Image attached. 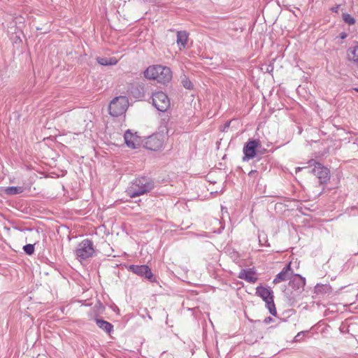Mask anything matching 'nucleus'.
<instances>
[{
	"instance_id": "f257e3e1",
	"label": "nucleus",
	"mask_w": 358,
	"mask_h": 358,
	"mask_svg": "<svg viewBox=\"0 0 358 358\" xmlns=\"http://www.w3.org/2000/svg\"><path fill=\"white\" fill-rule=\"evenodd\" d=\"M155 187L154 181L145 176L138 177L133 180L127 189V194L134 198L150 192Z\"/></svg>"
},
{
	"instance_id": "f03ea898",
	"label": "nucleus",
	"mask_w": 358,
	"mask_h": 358,
	"mask_svg": "<svg viewBox=\"0 0 358 358\" xmlns=\"http://www.w3.org/2000/svg\"><path fill=\"white\" fill-rule=\"evenodd\" d=\"M144 76L150 80H155L158 83L166 84L172 78L170 68L162 65H152L144 71Z\"/></svg>"
},
{
	"instance_id": "7ed1b4c3",
	"label": "nucleus",
	"mask_w": 358,
	"mask_h": 358,
	"mask_svg": "<svg viewBox=\"0 0 358 358\" xmlns=\"http://www.w3.org/2000/svg\"><path fill=\"white\" fill-rule=\"evenodd\" d=\"M74 253L80 262L92 257L95 253L93 242L87 238L83 240L77 245Z\"/></svg>"
},
{
	"instance_id": "20e7f679",
	"label": "nucleus",
	"mask_w": 358,
	"mask_h": 358,
	"mask_svg": "<svg viewBox=\"0 0 358 358\" xmlns=\"http://www.w3.org/2000/svg\"><path fill=\"white\" fill-rule=\"evenodd\" d=\"M129 106V101L125 96L114 98L109 104L110 114L114 117L124 114Z\"/></svg>"
},
{
	"instance_id": "39448f33",
	"label": "nucleus",
	"mask_w": 358,
	"mask_h": 358,
	"mask_svg": "<svg viewBox=\"0 0 358 358\" xmlns=\"http://www.w3.org/2000/svg\"><path fill=\"white\" fill-rule=\"evenodd\" d=\"M256 294L261 297L266 303V306L272 315H276L277 312L273 301V291L263 286H258Z\"/></svg>"
},
{
	"instance_id": "423d86ee",
	"label": "nucleus",
	"mask_w": 358,
	"mask_h": 358,
	"mask_svg": "<svg viewBox=\"0 0 358 358\" xmlns=\"http://www.w3.org/2000/svg\"><path fill=\"white\" fill-rule=\"evenodd\" d=\"M309 164L314 165V167L309 171L317 177L320 183H327L330 178L329 169L314 160L309 161Z\"/></svg>"
},
{
	"instance_id": "0eeeda50",
	"label": "nucleus",
	"mask_w": 358,
	"mask_h": 358,
	"mask_svg": "<svg viewBox=\"0 0 358 358\" xmlns=\"http://www.w3.org/2000/svg\"><path fill=\"white\" fill-rule=\"evenodd\" d=\"M152 104L159 110L164 112L170 106V101L163 92H156L152 96Z\"/></svg>"
},
{
	"instance_id": "6e6552de",
	"label": "nucleus",
	"mask_w": 358,
	"mask_h": 358,
	"mask_svg": "<svg viewBox=\"0 0 358 358\" xmlns=\"http://www.w3.org/2000/svg\"><path fill=\"white\" fill-rule=\"evenodd\" d=\"M164 136L157 134L150 136L146 143L145 147L151 150H158L163 147Z\"/></svg>"
},
{
	"instance_id": "1a4fd4ad",
	"label": "nucleus",
	"mask_w": 358,
	"mask_h": 358,
	"mask_svg": "<svg viewBox=\"0 0 358 358\" xmlns=\"http://www.w3.org/2000/svg\"><path fill=\"white\" fill-rule=\"evenodd\" d=\"M259 145V142L257 140H252L248 141L243 148L244 156L243 161H248L252 159L256 155V149Z\"/></svg>"
},
{
	"instance_id": "9d476101",
	"label": "nucleus",
	"mask_w": 358,
	"mask_h": 358,
	"mask_svg": "<svg viewBox=\"0 0 358 358\" xmlns=\"http://www.w3.org/2000/svg\"><path fill=\"white\" fill-rule=\"evenodd\" d=\"M129 270L138 275L144 276L150 281L152 280L153 275L150 268L146 265H131L129 266Z\"/></svg>"
},
{
	"instance_id": "9b49d317",
	"label": "nucleus",
	"mask_w": 358,
	"mask_h": 358,
	"mask_svg": "<svg viewBox=\"0 0 358 358\" xmlns=\"http://www.w3.org/2000/svg\"><path fill=\"white\" fill-rule=\"evenodd\" d=\"M124 138L126 145L130 148L135 149L139 145L140 140L138 136L136 134L131 133L130 130H127L125 132Z\"/></svg>"
},
{
	"instance_id": "f8f14e48",
	"label": "nucleus",
	"mask_w": 358,
	"mask_h": 358,
	"mask_svg": "<svg viewBox=\"0 0 358 358\" xmlns=\"http://www.w3.org/2000/svg\"><path fill=\"white\" fill-rule=\"evenodd\" d=\"M238 278L250 283H255L257 280V273L251 268L242 269L238 274Z\"/></svg>"
},
{
	"instance_id": "ddd939ff",
	"label": "nucleus",
	"mask_w": 358,
	"mask_h": 358,
	"mask_svg": "<svg viewBox=\"0 0 358 358\" xmlns=\"http://www.w3.org/2000/svg\"><path fill=\"white\" fill-rule=\"evenodd\" d=\"M291 271L290 264H287L283 269L276 275L275 278L273 280L274 284H278L282 281H285L289 279V277L291 273L289 271Z\"/></svg>"
},
{
	"instance_id": "4468645a",
	"label": "nucleus",
	"mask_w": 358,
	"mask_h": 358,
	"mask_svg": "<svg viewBox=\"0 0 358 358\" xmlns=\"http://www.w3.org/2000/svg\"><path fill=\"white\" fill-rule=\"evenodd\" d=\"M188 41V34L185 31H177V39L176 43L180 50L185 48L187 43Z\"/></svg>"
},
{
	"instance_id": "2eb2a0df",
	"label": "nucleus",
	"mask_w": 358,
	"mask_h": 358,
	"mask_svg": "<svg viewBox=\"0 0 358 358\" xmlns=\"http://www.w3.org/2000/svg\"><path fill=\"white\" fill-rule=\"evenodd\" d=\"M347 55L349 60L358 63V45L349 48Z\"/></svg>"
},
{
	"instance_id": "dca6fc26",
	"label": "nucleus",
	"mask_w": 358,
	"mask_h": 358,
	"mask_svg": "<svg viewBox=\"0 0 358 358\" xmlns=\"http://www.w3.org/2000/svg\"><path fill=\"white\" fill-rule=\"evenodd\" d=\"M96 323L100 329H103L108 334H110L113 330V326L107 321L96 320Z\"/></svg>"
},
{
	"instance_id": "f3484780",
	"label": "nucleus",
	"mask_w": 358,
	"mask_h": 358,
	"mask_svg": "<svg viewBox=\"0 0 358 358\" xmlns=\"http://www.w3.org/2000/svg\"><path fill=\"white\" fill-rule=\"evenodd\" d=\"M24 192L22 187H8L4 189V192L8 195H15Z\"/></svg>"
},
{
	"instance_id": "a211bd4d",
	"label": "nucleus",
	"mask_w": 358,
	"mask_h": 358,
	"mask_svg": "<svg viewBox=\"0 0 358 358\" xmlns=\"http://www.w3.org/2000/svg\"><path fill=\"white\" fill-rule=\"evenodd\" d=\"M305 278L301 277L299 275H296L292 281L293 286L296 287L297 289L303 287L305 285Z\"/></svg>"
},
{
	"instance_id": "6ab92c4d",
	"label": "nucleus",
	"mask_w": 358,
	"mask_h": 358,
	"mask_svg": "<svg viewBox=\"0 0 358 358\" xmlns=\"http://www.w3.org/2000/svg\"><path fill=\"white\" fill-rule=\"evenodd\" d=\"M141 90H142V87L140 85H137L132 87L130 92L135 98L139 99L143 96V94Z\"/></svg>"
},
{
	"instance_id": "aec40b11",
	"label": "nucleus",
	"mask_w": 358,
	"mask_h": 358,
	"mask_svg": "<svg viewBox=\"0 0 358 358\" xmlns=\"http://www.w3.org/2000/svg\"><path fill=\"white\" fill-rule=\"evenodd\" d=\"M344 22L348 24H354L355 23V18L350 14L345 13L343 15Z\"/></svg>"
},
{
	"instance_id": "412c9836",
	"label": "nucleus",
	"mask_w": 358,
	"mask_h": 358,
	"mask_svg": "<svg viewBox=\"0 0 358 358\" xmlns=\"http://www.w3.org/2000/svg\"><path fill=\"white\" fill-rule=\"evenodd\" d=\"M23 250L26 254L31 255L34 252V246L32 244H27L23 247Z\"/></svg>"
},
{
	"instance_id": "4be33fe9",
	"label": "nucleus",
	"mask_w": 358,
	"mask_h": 358,
	"mask_svg": "<svg viewBox=\"0 0 358 358\" xmlns=\"http://www.w3.org/2000/svg\"><path fill=\"white\" fill-rule=\"evenodd\" d=\"M182 85L186 89H188V90H190L193 87V85L192 83H191V81L187 79V78H185L182 80Z\"/></svg>"
},
{
	"instance_id": "5701e85b",
	"label": "nucleus",
	"mask_w": 358,
	"mask_h": 358,
	"mask_svg": "<svg viewBox=\"0 0 358 358\" xmlns=\"http://www.w3.org/2000/svg\"><path fill=\"white\" fill-rule=\"evenodd\" d=\"M97 62L99 64L103 66H108V58L107 57H98Z\"/></svg>"
},
{
	"instance_id": "b1692460",
	"label": "nucleus",
	"mask_w": 358,
	"mask_h": 358,
	"mask_svg": "<svg viewBox=\"0 0 358 358\" xmlns=\"http://www.w3.org/2000/svg\"><path fill=\"white\" fill-rule=\"evenodd\" d=\"M117 63V59L115 57L108 58V65H115Z\"/></svg>"
},
{
	"instance_id": "393cba45",
	"label": "nucleus",
	"mask_w": 358,
	"mask_h": 358,
	"mask_svg": "<svg viewBox=\"0 0 358 358\" xmlns=\"http://www.w3.org/2000/svg\"><path fill=\"white\" fill-rule=\"evenodd\" d=\"M303 333V332H300V333H299V334L295 336V338H294L295 341H300L301 336V334H302Z\"/></svg>"
},
{
	"instance_id": "a878e982",
	"label": "nucleus",
	"mask_w": 358,
	"mask_h": 358,
	"mask_svg": "<svg viewBox=\"0 0 358 358\" xmlns=\"http://www.w3.org/2000/svg\"><path fill=\"white\" fill-rule=\"evenodd\" d=\"M327 288V286H316L315 289H316V291L318 292V291H320L321 289H326Z\"/></svg>"
},
{
	"instance_id": "bb28decb",
	"label": "nucleus",
	"mask_w": 358,
	"mask_h": 358,
	"mask_svg": "<svg viewBox=\"0 0 358 358\" xmlns=\"http://www.w3.org/2000/svg\"><path fill=\"white\" fill-rule=\"evenodd\" d=\"M271 320H272L271 317H268L265 318L264 322L267 324V323L270 322Z\"/></svg>"
},
{
	"instance_id": "cd10ccee",
	"label": "nucleus",
	"mask_w": 358,
	"mask_h": 358,
	"mask_svg": "<svg viewBox=\"0 0 358 358\" xmlns=\"http://www.w3.org/2000/svg\"><path fill=\"white\" fill-rule=\"evenodd\" d=\"M256 173V171H251L249 173V176H251L254 175V173Z\"/></svg>"
},
{
	"instance_id": "c85d7f7f",
	"label": "nucleus",
	"mask_w": 358,
	"mask_h": 358,
	"mask_svg": "<svg viewBox=\"0 0 358 358\" xmlns=\"http://www.w3.org/2000/svg\"><path fill=\"white\" fill-rule=\"evenodd\" d=\"M345 37V35H342L341 38H344Z\"/></svg>"
},
{
	"instance_id": "c756f323",
	"label": "nucleus",
	"mask_w": 358,
	"mask_h": 358,
	"mask_svg": "<svg viewBox=\"0 0 358 358\" xmlns=\"http://www.w3.org/2000/svg\"><path fill=\"white\" fill-rule=\"evenodd\" d=\"M357 91H358V90H357Z\"/></svg>"
}]
</instances>
